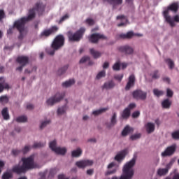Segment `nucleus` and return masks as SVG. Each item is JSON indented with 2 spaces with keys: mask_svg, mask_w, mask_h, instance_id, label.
Listing matches in <instances>:
<instances>
[{
  "mask_svg": "<svg viewBox=\"0 0 179 179\" xmlns=\"http://www.w3.org/2000/svg\"><path fill=\"white\" fill-rule=\"evenodd\" d=\"M87 61H90V57L89 56H85L80 60V64H85Z\"/></svg>",
  "mask_w": 179,
  "mask_h": 179,
  "instance_id": "50",
  "label": "nucleus"
},
{
  "mask_svg": "<svg viewBox=\"0 0 179 179\" xmlns=\"http://www.w3.org/2000/svg\"><path fill=\"white\" fill-rule=\"evenodd\" d=\"M152 78V79H159V78H160V73H159L158 70H155L153 71Z\"/></svg>",
  "mask_w": 179,
  "mask_h": 179,
  "instance_id": "44",
  "label": "nucleus"
},
{
  "mask_svg": "<svg viewBox=\"0 0 179 179\" xmlns=\"http://www.w3.org/2000/svg\"><path fill=\"white\" fill-rule=\"evenodd\" d=\"M131 132H134V129L129 126H126L122 131V136H127Z\"/></svg>",
  "mask_w": 179,
  "mask_h": 179,
  "instance_id": "27",
  "label": "nucleus"
},
{
  "mask_svg": "<svg viewBox=\"0 0 179 179\" xmlns=\"http://www.w3.org/2000/svg\"><path fill=\"white\" fill-rule=\"evenodd\" d=\"M153 93H154L155 96H157V97H160V96H163V94H164L163 91H160L157 89H154Z\"/></svg>",
  "mask_w": 179,
  "mask_h": 179,
  "instance_id": "43",
  "label": "nucleus"
},
{
  "mask_svg": "<svg viewBox=\"0 0 179 179\" xmlns=\"http://www.w3.org/2000/svg\"><path fill=\"white\" fill-rule=\"evenodd\" d=\"M4 89H9V84L6 83L5 78L0 77V93H2Z\"/></svg>",
  "mask_w": 179,
  "mask_h": 179,
  "instance_id": "21",
  "label": "nucleus"
},
{
  "mask_svg": "<svg viewBox=\"0 0 179 179\" xmlns=\"http://www.w3.org/2000/svg\"><path fill=\"white\" fill-rule=\"evenodd\" d=\"M85 31H86V29L85 27H81L80 29L73 33L72 31H69L67 32V36L69 41H72L73 43L80 41V39L83 37V34H85Z\"/></svg>",
  "mask_w": 179,
  "mask_h": 179,
  "instance_id": "4",
  "label": "nucleus"
},
{
  "mask_svg": "<svg viewBox=\"0 0 179 179\" xmlns=\"http://www.w3.org/2000/svg\"><path fill=\"white\" fill-rule=\"evenodd\" d=\"M16 62L20 64V65H22L26 66L27 64H29V57L27 56H20L17 57Z\"/></svg>",
  "mask_w": 179,
  "mask_h": 179,
  "instance_id": "19",
  "label": "nucleus"
},
{
  "mask_svg": "<svg viewBox=\"0 0 179 179\" xmlns=\"http://www.w3.org/2000/svg\"><path fill=\"white\" fill-rule=\"evenodd\" d=\"M136 162V159L133 158L130 162L126 164L123 168V174L120 178L114 176L112 179H131L134 176V169L132 167L135 166V163Z\"/></svg>",
  "mask_w": 179,
  "mask_h": 179,
  "instance_id": "3",
  "label": "nucleus"
},
{
  "mask_svg": "<svg viewBox=\"0 0 179 179\" xmlns=\"http://www.w3.org/2000/svg\"><path fill=\"white\" fill-rule=\"evenodd\" d=\"M117 20H121V23L117 24V27H122V26H125L128 22V18L125 17L124 15H117L116 17Z\"/></svg>",
  "mask_w": 179,
  "mask_h": 179,
  "instance_id": "20",
  "label": "nucleus"
},
{
  "mask_svg": "<svg viewBox=\"0 0 179 179\" xmlns=\"http://www.w3.org/2000/svg\"><path fill=\"white\" fill-rule=\"evenodd\" d=\"M13 173H16V174H23L27 171L24 166L22 165L21 166L19 165H16L13 167L12 169Z\"/></svg>",
  "mask_w": 179,
  "mask_h": 179,
  "instance_id": "18",
  "label": "nucleus"
},
{
  "mask_svg": "<svg viewBox=\"0 0 179 179\" xmlns=\"http://www.w3.org/2000/svg\"><path fill=\"white\" fill-rule=\"evenodd\" d=\"M108 110V108H103L93 111L92 114L94 115H100V114H102V113H104L105 111H107Z\"/></svg>",
  "mask_w": 179,
  "mask_h": 179,
  "instance_id": "35",
  "label": "nucleus"
},
{
  "mask_svg": "<svg viewBox=\"0 0 179 179\" xmlns=\"http://www.w3.org/2000/svg\"><path fill=\"white\" fill-rule=\"evenodd\" d=\"M174 94V92L171 89L168 88L166 90V96L167 97H173V95Z\"/></svg>",
  "mask_w": 179,
  "mask_h": 179,
  "instance_id": "52",
  "label": "nucleus"
},
{
  "mask_svg": "<svg viewBox=\"0 0 179 179\" xmlns=\"http://www.w3.org/2000/svg\"><path fill=\"white\" fill-rule=\"evenodd\" d=\"M49 148L57 155H64L66 153V148L57 147V141L54 140L49 143Z\"/></svg>",
  "mask_w": 179,
  "mask_h": 179,
  "instance_id": "7",
  "label": "nucleus"
},
{
  "mask_svg": "<svg viewBox=\"0 0 179 179\" xmlns=\"http://www.w3.org/2000/svg\"><path fill=\"white\" fill-rule=\"evenodd\" d=\"M13 178V175L9 172H5L1 178L2 179H10Z\"/></svg>",
  "mask_w": 179,
  "mask_h": 179,
  "instance_id": "39",
  "label": "nucleus"
},
{
  "mask_svg": "<svg viewBox=\"0 0 179 179\" xmlns=\"http://www.w3.org/2000/svg\"><path fill=\"white\" fill-rule=\"evenodd\" d=\"M120 52L124 54V55H131L134 54V48L129 45L120 46L118 48Z\"/></svg>",
  "mask_w": 179,
  "mask_h": 179,
  "instance_id": "16",
  "label": "nucleus"
},
{
  "mask_svg": "<svg viewBox=\"0 0 179 179\" xmlns=\"http://www.w3.org/2000/svg\"><path fill=\"white\" fill-rule=\"evenodd\" d=\"M136 108V103H131L126 108H128L129 110V111L131 112V110H134V108Z\"/></svg>",
  "mask_w": 179,
  "mask_h": 179,
  "instance_id": "55",
  "label": "nucleus"
},
{
  "mask_svg": "<svg viewBox=\"0 0 179 179\" xmlns=\"http://www.w3.org/2000/svg\"><path fill=\"white\" fill-rule=\"evenodd\" d=\"M68 19H69V15H68V14L64 15L59 20V24H61V23H62V22H65V20H66Z\"/></svg>",
  "mask_w": 179,
  "mask_h": 179,
  "instance_id": "49",
  "label": "nucleus"
},
{
  "mask_svg": "<svg viewBox=\"0 0 179 179\" xmlns=\"http://www.w3.org/2000/svg\"><path fill=\"white\" fill-rule=\"evenodd\" d=\"M22 165L27 171L37 169L38 165L34 162V155H31L27 158H22Z\"/></svg>",
  "mask_w": 179,
  "mask_h": 179,
  "instance_id": "5",
  "label": "nucleus"
},
{
  "mask_svg": "<svg viewBox=\"0 0 179 179\" xmlns=\"http://www.w3.org/2000/svg\"><path fill=\"white\" fill-rule=\"evenodd\" d=\"M165 62L167 63V65L169 66V69H173L174 68V62L171 59H165Z\"/></svg>",
  "mask_w": 179,
  "mask_h": 179,
  "instance_id": "42",
  "label": "nucleus"
},
{
  "mask_svg": "<svg viewBox=\"0 0 179 179\" xmlns=\"http://www.w3.org/2000/svg\"><path fill=\"white\" fill-rule=\"evenodd\" d=\"M72 85H75V80L74 79H70L64 83H62L63 87H70V86H72Z\"/></svg>",
  "mask_w": 179,
  "mask_h": 179,
  "instance_id": "30",
  "label": "nucleus"
},
{
  "mask_svg": "<svg viewBox=\"0 0 179 179\" xmlns=\"http://www.w3.org/2000/svg\"><path fill=\"white\" fill-rule=\"evenodd\" d=\"M141 115V112L139 110H136L132 113V117L133 118H138Z\"/></svg>",
  "mask_w": 179,
  "mask_h": 179,
  "instance_id": "56",
  "label": "nucleus"
},
{
  "mask_svg": "<svg viewBox=\"0 0 179 179\" xmlns=\"http://www.w3.org/2000/svg\"><path fill=\"white\" fill-rule=\"evenodd\" d=\"M15 28V25H13V27H10L9 29L7 30V34H13Z\"/></svg>",
  "mask_w": 179,
  "mask_h": 179,
  "instance_id": "59",
  "label": "nucleus"
},
{
  "mask_svg": "<svg viewBox=\"0 0 179 179\" xmlns=\"http://www.w3.org/2000/svg\"><path fill=\"white\" fill-rule=\"evenodd\" d=\"M115 87V83L114 81L110 80L105 83L102 86L103 89H106V90H110V89H113Z\"/></svg>",
  "mask_w": 179,
  "mask_h": 179,
  "instance_id": "25",
  "label": "nucleus"
},
{
  "mask_svg": "<svg viewBox=\"0 0 179 179\" xmlns=\"http://www.w3.org/2000/svg\"><path fill=\"white\" fill-rule=\"evenodd\" d=\"M108 3L113 6L114 8L118 5L122 4V0H106Z\"/></svg>",
  "mask_w": 179,
  "mask_h": 179,
  "instance_id": "29",
  "label": "nucleus"
},
{
  "mask_svg": "<svg viewBox=\"0 0 179 179\" xmlns=\"http://www.w3.org/2000/svg\"><path fill=\"white\" fill-rule=\"evenodd\" d=\"M136 81V78H135V75H130L128 78V82L125 86V90H130L131 87H134V86H135Z\"/></svg>",
  "mask_w": 179,
  "mask_h": 179,
  "instance_id": "17",
  "label": "nucleus"
},
{
  "mask_svg": "<svg viewBox=\"0 0 179 179\" xmlns=\"http://www.w3.org/2000/svg\"><path fill=\"white\" fill-rule=\"evenodd\" d=\"M125 156H127V150H124L117 154L115 157V160H116V162H121V160H124V159H125Z\"/></svg>",
  "mask_w": 179,
  "mask_h": 179,
  "instance_id": "23",
  "label": "nucleus"
},
{
  "mask_svg": "<svg viewBox=\"0 0 179 179\" xmlns=\"http://www.w3.org/2000/svg\"><path fill=\"white\" fill-rule=\"evenodd\" d=\"M142 37L143 34H135L134 31H128L127 34H122L120 35V38L127 39V40H131L132 37Z\"/></svg>",
  "mask_w": 179,
  "mask_h": 179,
  "instance_id": "15",
  "label": "nucleus"
},
{
  "mask_svg": "<svg viewBox=\"0 0 179 179\" xmlns=\"http://www.w3.org/2000/svg\"><path fill=\"white\" fill-rule=\"evenodd\" d=\"M64 43L65 38L64 37V36L58 35L53 41L51 47L52 48H53V50H59V48L64 46Z\"/></svg>",
  "mask_w": 179,
  "mask_h": 179,
  "instance_id": "6",
  "label": "nucleus"
},
{
  "mask_svg": "<svg viewBox=\"0 0 179 179\" xmlns=\"http://www.w3.org/2000/svg\"><path fill=\"white\" fill-rule=\"evenodd\" d=\"M89 42L92 43V44H97L99 43V40H107V36L96 33L91 34L89 37Z\"/></svg>",
  "mask_w": 179,
  "mask_h": 179,
  "instance_id": "9",
  "label": "nucleus"
},
{
  "mask_svg": "<svg viewBox=\"0 0 179 179\" xmlns=\"http://www.w3.org/2000/svg\"><path fill=\"white\" fill-rule=\"evenodd\" d=\"M173 23H175L174 22H176V23H179V15H176L175 16H173V19H172Z\"/></svg>",
  "mask_w": 179,
  "mask_h": 179,
  "instance_id": "62",
  "label": "nucleus"
},
{
  "mask_svg": "<svg viewBox=\"0 0 179 179\" xmlns=\"http://www.w3.org/2000/svg\"><path fill=\"white\" fill-rule=\"evenodd\" d=\"M82 155V150L80 148H78L76 150L72 151L71 156L73 157H79Z\"/></svg>",
  "mask_w": 179,
  "mask_h": 179,
  "instance_id": "32",
  "label": "nucleus"
},
{
  "mask_svg": "<svg viewBox=\"0 0 179 179\" xmlns=\"http://www.w3.org/2000/svg\"><path fill=\"white\" fill-rule=\"evenodd\" d=\"M45 145H46L45 142H44V143H41V142L34 143V145H32V148L34 149H38V148H44V146H45Z\"/></svg>",
  "mask_w": 179,
  "mask_h": 179,
  "instance_id": "34",
  "label": "nucleus"
},
{
  "mask_svg": "<svg viewBox=\"0 0 179 179\" xmlns=\"http://www.w3.org/2000/svg\"><path fill=\"white\" fill-rule=\"evenodd\" d=\"M58 179H69V178L65 177V176L64 175H59Z\"/></svg>",
  "mask_w": 179,
  "mask_h": 179,
  "instance_id": "64",
  "label": "nucleus"
},
{
  "mask_svg": "<svg viewBox=\"0 0 179 179\" xmlns=\"http://www.w3.org/2000/svg\"><path fill=\"white\" fill-rule=\"evenodd\" d=\"M178 9L179 3L174 2L169 5L167 7V9L163 12V16L165 19V22H166V23H168L171 27H176V23H174V21H173V17H171V15H170V10L171 12H174V13H177V12H178Z\"/></svg>",
  "mask_w": 179,
  "mask_h": 179,
  "instance_id": "2",
  "label": "nucleus"
},
{
  "mask_svg": "<svg viewBox=\"0 0 179 179\" xmlns=\"http://www.w3.org/2000/svg\"><path fill=\"white\" fill-rule=\"evenodd\" d=\"M145 128L148 134H152V132H155V124L152 122H148L145 125Z\"/></svg>",
  "mask_w": 179,
  "mask_h": 179,
  "instance_id": "28",
  "label": "nucleus"
},
{
  "mask_svg": "<svg viewBox=\"0 0 179 179\" xmlns=\"http://www.w3.org/2000/svg\"><path fill=\"white\" fill-rule=\"evenodd\" d=\"M56 50H55L54 48H52V49H48L46 51L49 55H54L55 54Z\"/></svg>",
  "mask_w": 179,
  "mask_h": 179,
  "instance_id": "58",
  "label": "nucleus"
},
{
  "mask_svg": "<svg viewBox=\"0 0 179 179\" xmlns=\"http://www.w3.org/2000/svg\"><path fill=\"white\" fill-rule=\"evenodd\" d=\"M17 122H27V117L24 115L20 116L15 119Z\"/></svg>",
  "mask_w": 179,
  "mask_h": 179,
  "instance_id": "37",
  "label": "nucleus"
},
{
  "mask_svg": "<svg viewBox=\"0 0 179 179\" xmlns=\"http://www.w3.org/2000/svg\"><path fill=\"white\" fill-rule=\"evenodd\" d=\"M141 136H142V134H133L130 136V139L131 141H136V139H139L141 138Z\"/></svg>",
  "mask_w": 179,
  "mask_h": 179,
  "instance_id": "45",
  "label": "nucleus"
},
{
  "mask_svg": "<svg viewBox=\"0 0 179 179\" xmlns=\"http://www.w3.org/2000/svg\"><path fill=\"white\" fill-rule=\"evenodd\" d=\"M106 76V71L103 70L96 75V79H101Z\"/></svg>",
  "mask_w": 179,
  "mask_h": 179,
  "instance_id": "47",
  "label": "nucleus"
},
{
  "mask_svg": "<svg viewBox=\"0 0 179 179\" xmlns=\"http://www.w3.org/2000/svg\"><path fill=\"white\" fill-rule=\"evenodd\" d=\"M22 152V150H13L12 153L13 156H17V155L20 154Z\"/></svg>",
  "mask_w": 179,
  "mask_h": 179,
  "instance_id": "60",
  "label": "nucleus"
},
{
  "mask_svg": "<svg viewBox=\"0 0 179 179\" xmlns=\"http://www.w3.org/2000/svg\"><path fill=\"white\" fill-rule=\"evenodd\" d=\"M162 105L164 108H170V106H171V101H170L169 99H166L164 100V101L162 103Z\"/></svg>",
  "mask_w": 179,
  "mask_h": 179,
  "instance_id": "33",
  "label": "nucleus"
},
{
  "mask_svg": "<svg viewBox=\"0 0 179 179\" xmlns=\"http://www.w3.org/2000/svg\"><path fill=\"white\" fill-rule=\"evenodd\" d=\"M69 66L66 65L64 67L59 69L58 70V75L61 76V75H64V73H65V72H66V71L68 70Z\"/></svg>",
  "mask_w": 179,
  "mask_h": 179,
  "instance_id": "40",
  "label": "nucleus"
},
{
  "mask_svg": "<svg viewBox=\"0 0 179 179\" xmlns=\"http://www.w3.org/2000/svg\"><path fill=\"white\" fill-rule=\"evenodd\" d=\"M50 120H47L45 122H43L40 126L41 129H43V128H45V127H47V125H48V124H50Z\"/></svg>",
  "mask_w": 179,
  "mask_h": 179,
  "instance_id": "53",
  "label": "nucleus"
},
{
  "mask_svg": "<svg viewBox=\"0 0 179 179\" xmlns=\"http://www.w3.org/2000/svg\"><path fill=\"white\" fill-rule=\"evenodd\" d=\"M85 23H87V24H89V26H93L94 24V20L91 18H87L85 20Z\"/></svg>",
  "mask_w": 179,
  "mask_h": 179,
  "instance_id": "51",
  "label": "nucleus"
},
{
  "mask_svg": "<svg viewBox=\"0 0 179 179\" xmlns=\"http://www.w3.org/2000/svg\"><path fill=\"white\" fill-rule=\"evenodd\" d=\"M90 52L93 58H94L95 59H97V58H100V57H101V55L103 54L101 53V52L94 50V48L90 49Z\"/></svg>",
  "mask_w": 179,
  "mask_h": 179,
  "instance_id": "26",
  "label": "nucleus"
},
{
  "mask_svg": "<svg viewBox=\"0 0 179 179\" xmlns=\"http://www.w3.org/2000/svg\"><path fill=\"white\" fill-rule=\"evenodd\" d=\"M132 96L136 100H146L148 93L142 91L141 90H136L132 92Z\"/></svg>",
  "mask_w": 179,
  "mask_h": 179,
  "instance_id": "11",
  "label": "nucleus"
},
{
  "mask_svg": "<svg viewBox=\"0 0 179 179\" xmlns=\"http://www.w3.org/2000/svg\"><path fill=\"white\" fill-rule=\"evenodd\" d=\"M1 115L5 121L10 120V115H9V109L8 108H3L1 110Z\"/></svg>",
  "mask_w": 179,
  "mask_h": 179,
  "instance_id": "22",
  "label": "nucleus"
},
{
  "mask_svg": "<svg viewBox=\"0 0 179 179\" xmlns=\"http://www.w3.org/2000/svg\"><path fill=\"white\" fill-rule=\"evenodd\" d=\"M177 149V145L175 144L167 147L164 152L161 153V156L162 157H167L170 156H173L174 153H176V150Z\"/></svg>",
  "mask_w": 179,
  "mask_h": 179,
  "instance_id": "10",
  "label": "nucleus"
},
{
  "mask_svg": "<svg viewBox=\"0 0 179 179\" xmlns=\"http://www.w3.org/2000/svg\"><path fill=\"white\" fill-rule=\"evenodd\" d=\"M31 148V147H30V145H26L22 150H21V152H22V153L26 154L27 153V152H29V150H30V149Z\"/></svg>",
  "mask_w": 179,
  "mask_h": 179,
  "instance_id": "54",
  "label": "nucleus"
},
{
  "mask_svg": "<svg viewBox=\"0 0 179 179\" xmlns=\"http://www.w3.org/2000/svg\"><path fill=\"white\" fill-rule=\"evenodd\" d=\"M66 112V105L59 108L57 109V114L58 115H62V114H65V113Z\"/></svg>",
  "mask_w": 179,
  "mask_h": 179,
  "instance_id": "36",
  "label": "nucleus"
},
{
  "mask_svg": "<svg viewBox=\"0 0 179 179\" xmlns=\"http://www.w3.org/2000/svg\"><path fill=\"white\" fill-rule=\"evenodd\" d=\"M5 11L3 10H0V22H2L3 19H5Z\"/></svg>",
  "mask_w": 179,
  "mask_h": 179,
  "instance_id": "57",
  "label": "nucleus"
},
{
  "mask_svg": "<svg viewBox=\"0 0 179 179\" xmlns=\"http://www.w3.org/2000/svg\"><path fill=\"white\" fill-rule=\"evenodd\" d=\"M58 27L57 26H52L49 29H45L41 33V37H50L51 34H54L55 33H57L58 31Z\"/></svg>",
  "mask_w": 179,
  "mask_h": 179,
  "instance_id": "13",
  "label": "nucleus"
},
{
  "mask_svg": "<svg viewBox=\"0 0 179 179\" xmlns=\"http://www.w3.org/2000/svg\"><path fill=\"white\" fill-rule=\"evenodd\" d=\"M124 78V74H117L114 76V79L118 82H121Z\"/></svg>",
  "mask_w": 179,
  "mask_h": 179,
  "instance_id": "46",
  "label": "nucleus"
},
{
  "mask_svg": "<svg viewBox=\"0 0 179 179\" xmlns=\"http://www.w3.org/2000/svg\"><path fill=\"white\" fill-rule=\"evenodd\" d=\"M0 103H4V104L9 103V98L8 97V96L4 95V96H0Z\"/></svg>",
  "mask_w": 179,
  "mask_h": 179,
  "instance_id": "38",
  "label": "nucleus"
},
{
  "mask_svg": "<svg viewBox=\"0 0 179 179\" xmlns=\"http://www.w3.org/2000/svg\"><path fill=\"white\" fill-rule=\"evenodd\" d=\"M173 164H174V160L173 159L171 160L170 162L166 164L165 169L159 168L157 170V174L158 176H159V177H162L163 176H166V174L169 173V170H170L171 169V166H173Z\"/></svg>",
  "mask_w": 179,
  "mask_h": 179,
  "instance_id": "12",
  "label": "nucleus"
},
{
  "mask_svg": "<svg viewBox=\"0 0 179 179\" xmlns=\"http://www.w3.org/2000/svg\"><path fill=\"white\" fill-rule=\"evenodd\" d=\"M65 96V94L57 92L55 96L50 97L46 101L48 106H54L55 103H59Z\"/></svg>",
  "mask_w": 179,
  "mask_h": 179,
  "instance_id": "8",
  "label": "nucleus"
},
{
  "mask_svg": "<svg viewBox=\"0 0 179 179\" xmlns=\"http://www.w3.org/2000/svg\"><path fill=\"white\" fill-rule=\"evenodd\" d=\"M44 10H45V5H44L43 2L39 1L36 3L34 8L29 9L27 17H22L14 22V27L17 29L18 31H24L26 23L30 20H33V19L36 17V12H37L38 15H42Z\"/></svg>",
  "mask_w": 179,
  "mask_h": 179,
  "instance_id": "1",
  "label": "nucleus"
},
{
  "mask_svg": "<svg viewBox=\"0 0 179 179\" xmlns=\"http://www.w3.org/2000/svg\"><path fill=\"white\" fill-rule=\"evenodd\" d=\"M117 172V169H114L112 171H108L106 173V176H110V174H115V173Z\"/></svg>",
  "mask_w": 179,
  "mask_h": 179,
  "instance_id": "61",
  "label": "nucleus"
},
{
  "mask_svg": "<svg viewBox=\"0 0 179 179\" xmlns=\"http://www.w3.org/2000/svg\"><path fill=\"white\" fill-rule=\"evenodd\" d=\"M117 124V113H114L111 119L110 123H106L107 128H113Z\"/></svg>",
  "mask_w": 179,
  "mask_h": 179,
  "instance_id": "24",
  "label": "nucleus"
},
{
  "mask_svg": "<svg viewBox=\"0 0 179 179\" xmlns=\"http://www.w3.org/2000/svg\"><path fill=\"white\" fill-rule=\"evenodd\" d=\"M76 166H77L78 169H85V167H89L90 166H93V160L85 159V160L78 161L76 163Z\"/></svg>",
  "mask_w": 179,
  "mask_h": 179,
  "instance_id": "14",
  "label": "nucleus"
},
{
  "mask_svg": "<svg viewBox=\"0 0 179 179\" xmlns=\"http://www.w3.org/2000/svg\"><path fill=\"white\" fill-rule=\"evenodd\" d=\"M19 33H20V35L18 36V39L19 40H23V38L24 37V34L23 33H24V31H19Z\"/></svg>",
  "mask_w": 179,
  "mask_h": 179,
  "instance_id": "63",
  "label": "nucleus"
},
{
  "mask_svg": "<svg viewBox=\"0 0 179 179\" xmlns=\"http://www.w3.org/2000/svg\"><path fill=\"white\" fill-rule=\"evenodd\" d=\"M171 136L176 141L179 139V131H174L171 134Z\"/></svg>",
  "mask_w": 179,
  "mask_h": 179,
  "instance_id": "48",
  "label": "nucleus"
},
{
  "mask_svg": "<svg viewBox=\"0 0 179 179\" xmlns=\"http://www.w3.org/2000/svg\"><path fill=\"white\" fill-rule=\"evenodd\" d=\"M113 71H120L121 69V62L120 61L117 62L113 66Z\"/></svg>",
  "mask_w": 179,
  "mask_h": 179,
  "instance_id": "41",
  "label": "nucleus"
},
{
  "mask_svg": "<svg viewBox=\"0 0 179 179\" xmlns=\"http://www.w3.org/2000/svg\"><path fill=\"white\" fill-rule=\"evenodd\" d=\"M130 115H131V112L129 111V110L128 108H126L122 113V118H124V120H127V119L129 118Z\"/></svg>",
  "mask_w": 179,
  "mask_h": 179,
  "instance_id": "31",
  "label": "nucleus"
}]
</instances>
